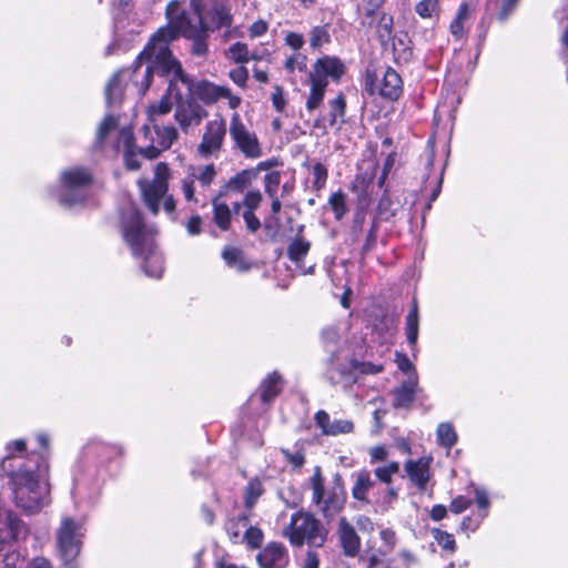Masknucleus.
I'll use <instances>...</instances> for the list:
<instances>
[{
  "mask_svg": "<svg viewBox=\"0 0 568 568\" xmlns=\"http://www.w3.org/2000/svg\"><path fill=\"white\" fill-rule=\"evenodd\" d=\"M405 470L410 481L417 486L419 490H425L429 480V462L425 458L417 460H407Z\"/></svg>",
  "mask_w": 568,
  "mask_h": 568,
  "instance_id": "nucleus-17",
  "label": "nucleus"
},
{
  "mask_svg": "<svg viewBox=\"0 0 568 568\" xmlns=\"http://www.w3.org/2000/svg\"><path fill=\"white\" fill-rule=\"evenodd\" d=\"M282 388V378L274 372L270 374L261 384V399L263 403H270L280 393Z\"/></svg>",
  "mask_w": 568,
  "mask_h": 568,
  "instance_id": "nucleus-28",
  "label": "nucleus"
},
{
  "mask_svg": "<svg viewBox=\"0 0 568 568\" xmlns=\"http://www.w3.org/2000/svg\"><path fill=\"white\" fill-rule=\"evenodd\" d=\"M142 154L140 149L124 150L123 151V160L124 165L130 171H135L140 168V162L138 160V154Z\"/></svg>",
  "mask_w": 568,
  "mask_h": 568,
  "instance_id": "nucleus-47",
  "label": "nucleus"
},
{
  "mask_svg": "<svg viewBox=\"0 0 568 568\" xmlns=\"http://www.w3.org/2000/svg\"><path fill=\"white\" fill-rule=\"evenodd\" d=\"M418 331H419V315H418V304L417 301L414 300L410 311L408 312L405 321V332L408 344L412 347H415L418 339Z\"/></svg>",
  "mask_w": 568,
  "mask_h": 568,
  "instance_id": "nucleus-27",
  "label": "nucleus"
},
{
  "mask_svg": "<svg viewBox=\"0 0 568 568\" xmlns=\"http://www.w3.org/2000/svg\"><path fill=\"white\" fill-rule=\"evenodd\" d=\"M415 12L422 19H438L440 7L438 0H422L416 3Z\"/></svg>",
  "mask_w": 568,
  "mask_h": 568,
  "instance_id": "nucleus-33",
  "label": "nucleus"
},
{
  "mask_svg": "<svg viewBox=\"0 0 568 568\" xmlns=\"http://www.w3.org/2000/svg\"><path fill=\"white\" fill-rule=\"evenodd\" d=\"M346 101L342 93L329 101V111L327 114V121L333 126L338 122H344Z\"/></svg>",
  "mask_w": 568,
  "mask_h": 568,
  "instance_id": "nucleus-30",
  "label": "nucleus"
},
{
  "mask_svg": "<svg viewBox=\"0 0 568 568\" xmlns=\"http://www.w3.org/2000/svg\"><path fill=\"white\" fill-rule=\"evenodd\" d=\"M222 258L225 264L243 273L251 268V264L244 258V254L240 248L233 246H225L222 251Z\"/></svg>",
  "mask_w": 568,
  "mask_h": 568,
  "instance_id": "nucleus-24",
  "label": "nucleus"
},
{
  "mask_svg": "<svg viewBox=\"0 0 568 568\" xmlns=\"http://www.w3.org/2000/svg\"><path fill=\"white\" fill-rule=\"evenodd\" d=\"M170 169L166 163L160 162L154 168V178L152 181L141 179L138 182L143 202L153 215L160 211V201L163 200V206L166 213L175 211V201L169 191Z\"/></svg>",
  "mask_w": 568,
  "mask_h": 568,
  "instance_id": "nucleus-6",
  "label": "nucleus"
},
{
  "mask_svg": "<svg viewBox=\"0 0 568 568\" xmlns=\"http://www.w3.org/2000/svg\"><path fill=\"white\" fill-rule=\"evenodd\" d=\"M168 94L173 98L175 104L174 119L184 133H187L191 126L199 125L207 111L183 89L170 79Z\"/></svg>",
  "mask_w": 568,
  "mask_h": 568,
  "instance_id": "nucleus-8",
  "label": "nucleus"
},
{
  "mask_svg": "<svg viewBox=\"0 0 568 568\" xmlns=\"http://www.w3.org/2000/svg\"><path fill=\"white\" fill-rule=\"evenodd\" d=\"M230 135L246 158L257 159L262 155L257 136L245 128L237 114L231 120Z\"/></svg>",
  "mask_w": 568,
  "mask_h": 568,
  "instance_id": "nucleus-10",
  "label": "nucleus"
},
{
  "mask_svg": "<svg viewBox=\"0 0 568 568\" xmlns=\"http://www.w3.org/2000/svg\"><path fill=\"white\" fill-rule=\"evenodd\" d=\"M352 288L347 285L343 286L342 294H338L337 292H334L333 295L339 300L341 305L344 308H349L351 306V296H352Z\"/></svg>",
  "mask_w": 568,
  "mask_h": 568,
  "instance_id": "nucleus-60",
  "label": "nucleus"
},
{
  "mask_svg": "<svg viewBox=\"0 0 568 568\" xmlns=\"http://www.w3.org/2000/svg\"><path fill=\"white\" fill-rule=\"evenodd\" d=\"M194 181L197 180L203 187H209L216 176L214 164H207L193 169L190 174Z\"/></svg>",
  "mask_w": 568,
  "mask_h": 568,
  "instance_id": "nucleus-35",
  "label": "nucleus"
},
{
  "mask_svg": "<svg viewBox=\"0 0 568 568\" xmlns=\"http://www.w3.org/2000/svg\"><path fill=\"white\" fill-rule=\"evenodd\" d=\"M393 17L386 13H383L377 23V37L383 45L386 44L394 36H393Z\"/></svg>",
  "mask_w": 568,
  "mask_h": 568,
  "instance_id": "nucleus-36",
  "label": "nucleus"
},
{
  "mask_svg": "<svg viewBox=\"0 0 568 568\" xmlns=\"http://www.w3.org/2000/svg\"><path fill=\"white\" fill-rule=\"evenodd\" d=\"M398 471L399 464L397 462H390L387 465L378 466L374 470V474L379 481L389 486L392 484L393 475L398 474Z\"/></svg>",
  "mask_w": 568,
  "mask_h": 568,
  "instance_id": "nucleus-40",
  "label": "nucleus"
},
{
  "mask_svg": "<svg viewBox=\"0 0 568 568\" xmlns=\"http://www.w3.org/2000/svg\"><path fill=\"white\" fill-rule=\"evenodd\" d=\"M338 536L345 555L356 556L359 551L361 540L354 527L344 517L338 520Z\"/></svg>",
  "mask_w": 568,
  "mask_h": 568,
  "instance_id": "nucleus-16",
  "label": "nucleus"
},
{
  "mask_svg": "<svg viewBox=\"0 0 568 568\" xmlns=\"http://www.w3.org/2000/svg\"><path fill=\"white\" fill-rule=\"evenodd\" d=\"M437 440L440 446L452 448L457 442V434L449 423H442L436 429Z\"/></svg>",
  "mask_w": 568,
  "mask_h": 568,
  "instance_id": "nucleus-32",
  "label": "nucleus"
},
{
  "mask_svg": "<svg viewBox=\"0 0 568 568\" xmlns=\"http://www.w3.org/2000/svg\"><path fill=\"white\" fill-rule=\"evenodd\" d=\"M313 501L320 505V467L316 466L312 477Z\"/></svg>",
  "mask_w": 568,
  "mask_h": 568,
  "instance_id": "nucleus-61",
  "label": "nucleus"
},
{
  "mask_svg": "<svg viewBox=\"0 0 568 568\" xmlns=\"http://www.w3.org/2000/svg\"><path fill=\"white\" fill-rule=\"evenodd\" d=\"M285 42L292 49L298 50L300 48H302V45L304 43V39H303L302 34H300V33L290 32L285 37Z\"/></svg>",
  "mask_w": 568,
  "mask_h": 568,
  "instance_id": "nucleus-59",
  "label": "nucleus"
},
{
  "mask_svg": "<svg viewBox=\"0 0 568 568\" xmlns=\"http://www.w3.org/2000/svg\"><path fill=\"white\" fill-rule=\"evenodd\" d=\"M320 531L318 521L307 513H300L293 517L291 532L287 535L295 546H302L305 541L313 544Z\"/></svg>",
  "mask_w": 568,
  "mask_h": 568,
  "instance_id": "nucleus-11",
  "label": "nucleus"
},
{
  "mask_svg": "<svg viewBox=\"0 0 568 568\" xmlns=\"http://www.w3.org/2000/svg\"><path fill=\"white\" fill-rule=\"evenodd\" d=\"M328 205L333 211L335 219L341 220L346 213L345 195L341 192L333 193L329 197Z\"/></svg>",
  "mask_w": 568,
  "mask_h": 568,
  "instance_id": "nucleus-42",
  "label": "nucleus"
},
{
  "mask_svg": "<svg viewBox=\"0 0 568 568\" xmlns=\"http://www.w3.org/2000/svg\"><path fill=\"white\" fill-rule=\"evenodd\" d=\"M49 465L43 455L31 454L16 469L10 471L16 505L33 514L50 504V488L47 480Z\"/></svg>",
  "mask_w": 568,
  "mask_h": 568,
  "instance_id": "nucleus-3",
  "label": "nucleus"
},
{
  "mask_svg": "<svg viewBox=\"0 0 568 568\" xmlns=\"http://www.w3.org/2000/svg\"><path fill=\"white\" fill-rule=\"evenodd\" d=\"M178 82L184 92L193 99L197 98L205 103H214L221 98H230L231 90L226 87L215 85L209 81H194L187 75L180 62L173 57L169 45L148 43L138 55L132 71L133 82L145 93L151 84L153 74Z\"/></svg>",
  "mask_w": 568,
  "mask_h": 568,
  "instance_id": "nucleus-2",
  "label": "nucleus"
},
{
  "mask_svg": "<svg viewBox=\"0 0 568 568\" xmlns=\"http://www.w3.org/2000/svg\"><path fill=\"white\" fill-rule=\"evenodd\" d=\"M469 9L466 3H463L455 19L450 23V32L456 39H462L464 36V21L468 18Z\"/></svg>",
  "mask_w": 568,
  "mask_h": 568,
  "instance_id": "nucleus-38",
  "label": "nucleus"
},
{
  "mask_svg": "<svg viewBox=\"0 0 568 568\" xmlns=\"http://www.w3.org/2000/svg\"><path fill=\"white\" fill-rule=\"evenodd\" d=\"M392 41L393 57L397 64H406L413 58L412 41L406 32L394 34Z\"/></svg>",
  "mask_w": 568,
  "mask_h": 568,
  "instance_id": "nucleus-19",
  "label": "nucleus"
},
{
  "mask_svg": "<svg viewBox=\"0 0 568 568\" xmlns=\"http://www.w3.org/2000/svg\"><path fill=\"white\" fill-rule=\"evenodd\" d=\"M182 192L186 201L197 202L194 195V179L191 175L182 180Z\"/></svg>",
  "mask_w": 568,
  "mask_h": 568,
  "instance_id": "nucleus-53",
  "label": "nucleus"
},
{
  "mask_svg": "<svg viewBox=\"0 0 568 568\" xmlns=\"http://www.w3.org/2000/svg\"><path fill=\"white\" fill-rule=\"evenodd\" d=\"M520 0H496L495 6L498 8L497 18L501 22L506 21L515 11Z\"/></svg>",
  "mask_w": 568,
  "mask_h": 568,
  "instance_id": "nucleus-43",
  "label": "nucleus"
},
{
  "mask_svg": "<svg viewBox=\"0 0 568 568\" xmlns=\"http://www.w3.org/2000/svg\"><path fill=\"white\" fill-rule=\"evenodd\" d=\"M261 568H285L290 558L286 548L278 542H270L256 556Z\"/></svg>",
  "mask_w": 568,
  "mask_h": 568,
  "instance_id": "nucleus-14",
  "label": "nucleus"
},
{
  "mask_svg": "<svg viewBox=\"0 0 568 568\" xmlns=\"http://www.w3.org/2000/svg\"><path fill=\"white\" fill-rule=\"evenodd\" d=\"M240 524H242L243 527H247V525H248V517L246 515H241L239 517V519H237V523L230 521L229 525H227V528H226L231 539L234 542H237V539L241 536V532H240V529H239V525Z\"/></svg>",
  "mask_w": 568,
  "mask_h": 568,
  "instance_id": "nucleus-49",
  "label": "nucleus"
},
{
  "mask_svg": "<svg viewBox=\"0 0 568 568\" xmlns=\"http://www.w3.org/2000/svg\"><path fill=\"white\" fill-rule=\"evenodd\" d=\"M124 71H118L110 79L105 88V100L109 106H115L122 102L123 99V85L121 78Z\"/></svg>",
  "mask_w": 568,
  "mask_h": 568,
  "instance_id": "nucleus-26",
  "label": "nucleus"
},
{
  "mask_svg": "<svg viewBox=\"0 0 568 568\" xmlns=\"http://www.w3.org/2000/svg\"><path fill=\"white\" fill-rule=\"evenodd\" d=\"M153 129L155 136L152 138V145L140 148L142 155L150 160L158 158L162 150L170 149L178 139V131L174 126L153 123Z\"/></svg>",
  "mask_w": 568,
  "mask_h": 568,
  "instance_id": "nucleus-13",
  "label": "nucleus"
},
{
  "mask_svg": "<svg viewBox=\"0 0 568 568\" xmlns=\"http://www.w3.org/2000/svg\"><path fill=\"white\" fill-rule=\"evenodd\" d=\"M244 540L248 547L258 548L263 541V532L260 528L250 526L245 530Z\"/></svg>",
  "mask_w": 568,
  "mask_h": 568,
  "instance_id": "nucleus-46",
  "label": "nucleus"
},
{
  "mask_svg": "<svg viewBox=\"0 0 568 568\" xmlns=\"http://www.w3.org/2000/svg\"><path fill=\"white\" fill-rule=\"evenodd\" d=\"M202 220L199 215L192 216L186 223V230L190 235H197L201 233Z\"/></svg>",
  "mask_w": 568,
  "mask_h": 568,
  "instance_id": "nucleus-62",
  "label": "nucleus"
},
{
  "mask_svg": "<svg viewBox=\"0 0 568 568\" xmlns=\"http://www.w3.org/2000/svg\"><path fill=\"white\" fill-rule=\"evenodd\" d=\"M311 94L306 101V112L311 115L320 106V58L313 63L308 74Z\"/></svg>",
  "mask_w": 568,
  "mask_h": 568,
  "instance_id": "nucleus-22",
  "label": "nucleus"
},
{
  "mask_svg": "<svg viewBox=\"0 0 568 568\" xmlns=\"http://www.w3.org/2000/svg\"><path fill=\"white\" fill-rule=\"evenodd\" d=\"M230 78L240 87H244L246 84L248 72L245 67H237L230 71Z\"/></svg>",
  "mask_w": 568,
  "mask_h": 568,
  "instance_id": "nucleus-54",
  "label": "nucleus"
},
{
  "mask_svg": "<svg viewBox=\"0 0 568 568\" xmlns=\"http://www.w3.org/2000/svg\"><path fill=\"white\" fill-rule=\"evenodd\" d=\"M282 452L285 455L286 459L295 467H301L304 464V456L301 453H290L288 450L285 449H283Z\"/></svg>",
  "mask_w": 568,
  "mask_h": 568,
  "instance_id": "nucleus-63",
  "label": "nucleus"
},
{
  "mask_svg": "<svg viewBox=\"0 0 568 568\" xmlns=\"http://www.w3.org/2000/svg\"><path fill=\"white\" fill-rule=\"evenodd\" d=\"M375 485L374 480H372L371 475L367 470L363 469L356 474V481L353 486L352 494L353 497L359 501L367 500V493Z\"/></svg>",
  "mask_w": 568,
  "mask_h": 568,
  "instance_id": "nucleus-29",
  "label": "nucleus"
},
{
  "mask_svg": "<svg viewBox=\"0 0 568 568\" xmlns=\"http://www.w3.org/2000/svg\"><path fill=\"white\" fill-rule=\"evenodd\" d=\"M226 134V124L223 119L209 121L205 125L202 140L197 145V153L203 156H212L221 151Z\"/></svg>",
  "mask_w": 568,
  "mask_h": 568,
  "instance_id": "nucleus-12",
  "label": "nucleus"
},
{
  "mask_svg": "<svg viewBox=\"0 0 568 568\" xmlns=\"http://www.w3.org/2000/svg\"><path fill=\"white\" fill-rule=\"evenodd\" d=\"M262 201V194L260 191H250L246 193L243 200V205L246 207L245 211L256 210Z\"/></svg>",
  "mask_w": 568,
  "mask_h": 568,
  "instance_id": "nucleus-50",
  "label": "nucleus"
},
{
  "mask_svg": "<svg viewBox=\"0 0 568 568\" xmlns=\"http://www.w3.org/2000/svg\"><path fill=\"white\" fill-rule=\"evenodd\" d=\"M306 61L307 59L305 55L297 53L294 57H291L286 60L285 68L288 71H293L295 68H297L300 71H304L306 70L307 67Z\"/></svg>",
  "mask_w": 568,
  "mask_h": 568,
  "instance_id": "nucleus-51",
  "label": "nucleus"
},
{
  "mask_svg": "<svg viewBox=\"0 0 568 568\" xmlns=\"http://www.w3.org/2000/svg\"><path fill=\"white\" fill-rule=\"evenodd\" d=\"M13 448L16 452L23 453L26 450V442L23 439H18V440L7 445L8 455L6 456L4 460L2 462L3 470L8 469L7 464L13 459V457H12Z\"/></svg>",
  "mask_w": 568,
  "mask_h": 568,
  "instance_id": "nucleus-52",
  "label": "nucleus"
},
{
  "mask_svg": "<svg viewBox=\"0 0 568 568\" xmlns=\"http://www.w3.org/2000/svg\"><path fill=\"white\" fill-rule=\"evenodd\" d=\"M433 536L437 544L445 550H448L449 552H455L456 550V541L452 534H448L447 531L440 530V529H434Z\"/></svg>",
  "mask_w": 568,
  "mask_h": 568,
  "instance_id": "nucleus-41",
  "label": "nucleus"
},
{
  "mask_svg": "<svg viewBox=\"0 0 568 568\" xmlns=\"http://www.w3.org/2000/svg\"><path fill=\"white\" fill-rule=\"evenodd\" d=\"M470 504L471 501L468 498L464 496H457L452 500L449 509L455 514H462L470 506Z\"/></svg>",
  "mask_w": 568,
  "mask_h": 568,
  "instance_id": "nucleus-55",
  "label": "nucleus"
},
{
  "mask_svg": "<svg viewBox=\"0 0 568 568\" xmlns=\"http://www.w3.org/2000/svg\"><path fill=\"white\" fill-rule=\"evenodd\" d=\"M310 246V242L303 239H295L287 247L290 260L298 266L302 258L308 253Z\"/></svg>",
  "mask_w": 568,
  "mask_h": 568,
  "instance_id": "nucleus-34",
  "label": "nucleus"
},
{
  "mask_svg": "<svg viewBox=\"0 0 568 568\" xmlns=\"http://www.w3.org/2000/svg\"><path fill=\"white\" fill-rule=\"evenodd\" d=\"M378 92L383 98L397 100L403 92V81L400 75L392 68L384 72Z\"/></svg>",
  "mask_w": 568,
  "mask_h": 568,
  "instance_id": "nucleus-18",
  "label": "nucleus"
},
{
  "mask_svg": "<svg viewBox=\"0 0 568 568\" xmlns=\"http://www.w3.org/2000/svg\"><path fill=\"white\" fill-rule=\"evenodd\" d=\"M121 232L132 254L142 258L144 273L150 277L160 278L163 273V257L156 251L155 229L143 222L142 214L135 206L129 205L122 210Z\"/></svg>",
  "mask_w": 568,
  "mask_h": 568,
  "instance_id": "nucleus-4",
  "label": "nucleus"
},
{
  "mask_svg": "<svg viewBox=\"0 0 568 568\" xmlns=\"http://www.w3.org/2000/svg\"><path fill=\"white\" fill-rule=\"evenodd\" d=\"M345 72V65L336 57H322V79L331 77L334 81H338ZM325 83L322 80V95L324 94Z\"/></svg>",
  "mask_w": 568,
  "mask_h": 568,
  "instance_id": "nucleus-25",
  "label": "nucleus"
},
{
  "mask_svg": "<svg viewBox=\"0 0 568 568\" xmlns=\"http://www.w3.org/2000/svg\"><path fill=\"white\" fill-rule=\"evenodd\" d=\"M254 172L251 170H243L235 176L231 178L220 190V196H227L229 192H243L251 183Z\"/></svg>",
  "mask_w": 568,
  "mask_h": 568,
  "instance_id": "nucleus-20",
  "label": "nucleus"
},
{
  "mask_svg": "<svg viewBox=\"0 0 568 568\" xmlns=\"http://www.w3.org/2000/svg\"><path fill=\"white\" fill-rule=\"evenodd\" d=\"M349 379L356 382L357 375L377 374L383 371L382 365H376L369 362H358L356 359L351 361Z\"/></svg>",
  "mask_w": 568,
  "mask_h": 568,
  "instance_id": "nucleus-31",
  "label": "nucleus"
},
{
  "mask_svg": "<svg viewBox=\"0 0 568 568\" xmlns=\"http://www.w3.org/2000/svg\"><path fill=\"white\" fill-rule=\"evenodd\" d=\"M230 53L237 63H246L251 60L250 51L245 43L236 42L230 47Z\"/></svg>",
  "mask_w": 568,
  "mask_h": 568,
  "instance_id": "nucleus-44",
  "label": "nucleus"
},
{
  "mask_svg": "<svg viewBox=\"0 0 568 568\" xmlns=\"http://www.w3.org/2000/svg\"><path fill=\"white\" fill-rule=\"evenodd\" d=\"M222 197L217 194L212 200L213 221L221 231H227L231 226L232 211L226 203L220 201Z\"/></svg>",
  "mask_w": 568,
  "mask_h": 568,
  "instance_id": "nucleus-23",
  "label": "nucleus"
},
{
  "mask_svg": "<svg viewBox=\"0 0 568 568\" xmlns=\"http://www.w3.org/2000/svg\"><path fill=\"white\" fill-rule=\"evenodd\" d=\"M0 528V568H17L21 560L14 544L27 538L28 526L12 510L3 511Z\"/></svg>",
  "mask_w": 568,
  "mask_h": 568,
  "instance_id": "nucleus-7",
  "label": "nucleus"
},
{
  "mask_svg": "<svg viewBox=\"0 0 568 568\" xmlns=\"http://www.w3.org/2000/svg\"><path fill=\"white\" fill-rule=\"evenodd\" d=\"M353 428V422L348 419L331 420L329 415L322 410V434L336 436L339 434L352 433Z\"/></svg>",
  "mask_w": 568,
  "mask_h": 568,
  "instance_id": "nucleus-21",
  "label": "nucleus"
},
{
  "mask_svg": "<svg viewBox=\"0 0 568 568\" xmlns=\"http://www.w3.org/2000/svg\"><path fill=\"white\" fill-rule=\"evenodd\" d=\"M263 488L258 479L251 480L244 491V504L247 509L253 508L258 497L262 495Z\"/></svg>",
  "mask_w": 568,
  "mask_h": 568,
  "instance_id": "nucleus-39",
  "label": "nucleus"
},
{
  "mask_svg": "<svg viewBox=\"0 0 568 568\" xmlns=\"http://www.w3.org/2000/svg\"><path fill=\"white\" fill-rule=\"evenodd\" d=\"M243 219L246 227L251 232H256L261 227V222L252 211H244Z\"/></svg>",
  "mask_w": 568,
  "mask_h": 568,
  "instance_id": "nucleus-58",
  "label": "nucleus"
},
{
  "mask_svg": "<svg viewBox=\"0 0 568 568\" xmlns=\"http://www.w3.org/2000/svg\"><path fill=\"white\" fill-rule=\"evenodd\" d=\"M118 145H123L124 150L135 149L134 135L130 128H122L119 131Z\"/></svg>",
  "mask_w": 568,
  "mask_h": 568,
  "instance_id": "nucleus-48",
  "label": "nucleus"
},
{
  "mask_svg": "<svg viewBox=\"0 0 568 568\" xmlns=\"http://www.w3.org/2000/svg\"><path fill=\"white\" fill-rule=\"evenodd\" d=\"M85 528L83 523L71 517L62 518L55 532L57 554L63 568H80L79 556L82 550Z\"/></svg>",
  "mask_w": 568,
  "mask_h": 568,
  "instance_id": "nucleus-5",
  "label": "nucleus"
},
{
  "mask_svg": "<svg viewBox=\"0 0 568 568\" xmlns=\"http://www.w3.org/2000/svg\"><path fill=\"white\" fill-rule=\"evenodd\" d=\"M172 109V102L166 97H163L160 102L150 106L149 113L152 123H155L156 115H165Z\"/></svg>",
  "mask_w": 568,
  "mask_h": 568,
  "instance_id": "nucleus-45",
  "label": "nucleus"
},
{
  "mask_svg": "<svg viewBox=\"0 0 568 568\" xmlns=\"http://www.w3.org/2000/svg\"><path fill=\"white\" fill-rule=\"evenodd\" d=\"M193 12H186L182 3L172 0L168 3L165 14L168 26L161 27L148 43L169 45L180 36L191 41L190 52L204 58L209 51L210 33L233 23L232 8L229 0H191Z\"/></svg>",
  "mask_w": 568,
  "mask_h": 568,
  "instance_id": "nucleus-1",
  "label": "nucleus"
},
{
  "mask_svg": "<svg viewBox=\"0 0 568 568\" xmlns=\"http://www.w3.org/2000/svg\"><path fill=\"white\" fill-rule=\"evenodd\" d=\"M475 499L478 508L485 510V513L483 514V517H485L487 515V509L489 508L490 505L486 490L481 488H476Z\"/></svg>",
  "mask_w": 568,
  "mask_h": 568,
  "instance_id": "nucleus-57",
  "label": "nucleus"
},
{
  "mask_svg": "<svg viewBox=\"0 0 568 568\" xmlns=\"http://www.w3.org/2000/svg\"><path fill=\"white\" fill-rule=\"evenodd\" d=\"M92 176L89 171L73 168L61 174L59 202L65 206L82 203L91 185Z\"/></svg>",
  "mask_w": 568,
  "mask_h": 568,
  "instance_id": "nucleus-9",
  "label": "nucleus"
},
{
  "mask_svg": "<svg viewBox=\"0 0 568 568\" xmlns=\"http://www.w3.org/2000/svg\"><path fill=\"white\" fill-rule=\"evenodd\" d=\"M271 100H272L273 106L275 108V110L277 112H282L284 110L286 102H285L284 95H283V89L280 85H276L274 88V91L271 95Z\"/></svg>",
  "mask_w": 568,
  "mask_h": 568,
  "instance_id": "nucleus-56",
  "label": "nucleus"
},
{
  "mask_svg": "<svg viewBox=\"0 0 568 568\" xmlns=\"http://www.w3.org/2000/svg\"><path fill=\"white\" fill-rule=\"evenodd\" d=\"M418 390V376L417 373H412L400 386L394 390L393 406L396 408H408L415 400Z\"/></svg>",
  "mask_w": 568,
  "mask_h": 568,
  "instance_id": "nucleus-15",
  "label": "nucleus"
},
{
  "mask_svg": "<svg viewBox=\"0 0 568 568\" xmlns=\"http://www.w3.org/2000/svg\"><path fill=\"white\" fill-rule=\"evenodd\" d=\"M118 126V119L114 115H106L99 124L95 136V145L101 146L109 133Z\"/></svg>",
  "mask_w": 568,
  "mask_h": 568,
  "instance_id": "nucleus-37",
  "label": "nucleus"
},
{
  "mask_svg": "<svg viewBox=\"0 0 568 568\" xmlns=\"http://www.w3.org/2000/svg\"><path fill=\"white\" fill-rule=\"evenodd\" d=\"M381 539L385 542L386 546L393 548L396 542L395 531L389 528L383 529L381 531Z\"/></svg>",
  "mask_w": 568,
  "mask_h": 568,
  "instance_id": "nucleus-64",
  "label": "nucleus"
}]
</instances>
